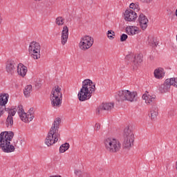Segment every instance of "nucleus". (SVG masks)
Masks as SVG:
<instances>
[{"label":"nucleus","instance_id":"bb28decb","mask_svg":"<svg viewBox=\"0 0 177 177\" xmlns=\"http://www.w3.org/2000/svg\"><path fill=\"white\" fill-rule=\"evenodd\" d=\"M130 9L135 12H139L140 10V6H139V3H131L129 6Z\"/></svg>","mask_w":177,"mask_h":177},{"label":"nucleus","instance_id":"dca6fc26","mask_svg":"<svg viewBox=\"0 0 177 177\" xmlns=\"http://www.w3.org/2000/svg\"><path fill=\"white\" fill-rule=\"evenodd\" d=\"M138 19V14L135 11L128 9L124 12V20L126 21H135Z\"/></svg>","mask_w":177,"mask_h":177},{"label":"nucleus","instance_id":"c85d7f7f","mask_svg":"<svg viewBox=\"0 0 177 177\" xmlns=\"http://www.w3.org/2000/svg\"><path fill=\"white\" fill-rule=\"evenodd\" d=\"M55 23L57 26H62L64 24V19L63 17H58L56 18Z\"/></svg>","mask_w":177,"mask_h":177},{"label":"nucleus","instance_id":"4c0bfd02","mask_svg":"<svg viewBox=\"0 0 177 177\" xmlns=\"http://www.w3.org/2000/svg\"><path fill=\"white\" fill-rule=\"evenodd\" d=\"M176 17H177V9H176Z\"/></svg>","mask_w":177,"mask_h":177},{"label":"nucleus","instance_id":"6ab92c4d","mask_svg":"<svg viewBox=\"0 0 177 177\" xmlns=\"http://www.w3.org/2000/svg\"><path fill=\"white\" fill-rule=\"evenodd\" d=\"M138 21L142 30H146L147 28V23H149L147 17L143 14H140L138 17Z\"/></svg>","mask_w":177,"mask_h":177},{"label":"nucleus","instance_id":"ddd939ff","mask_svg":"<svg viewBox=\"0 0 177 177\" xmlns=\"http://www.w3.org/2000/svg\"><path fill=\"white\" fill-rule=\"evenodd\" d=\"M143 100H145L146 104L154 106L157 104L156 103V96L153 94H150L149 92L146 91L142 95Z\"/></svg>","mask_w":177,"mask_h":177},{"label":"nucleus","instance_id":"cd10ccee","mask_svg":"<svg viewBox=\"0 0 177 177\" xmlns=\"http://www.w3.org/2000/svg\"><path fill=\"white\" fill-rule=\"evenodd\" d=\"M68 149H70V144L67 142L62 144L59 147V153H66Z\"/></svg>","mask_w":177,"mask_h":177},{"label":"nucleus","instance_id":"4468645a","mask_svg":"<svg viewBox=\"0 0 177 177\" xmlns=\"http://www.w3.org/2000/svg\"><path fill=\"white\" fill-rule=\"evenodd\" d=\"M16 68H17V64H16V62L13 59H8L6 62V71L8 74H15V71H16Z\"/></svg>","mask_w":177,"mask_h":177},{"label":"nucleus","instance_id":"393cba45","mask_svg":"<svg viewBox=\"0 0 177 177\" xmlns=\"http://www.w3.org/2000/svg\"><path fill=\"white\" fill-rule=\"evenodd\" d=\"M148 42L151 46H157L158 45V41H157V38L154 37L153 35L148 37Z\"/></svg>","mask_w":177,"mask_h":177},{"label":"nucleus","instance_id":"39448f33","mask_svg":"<svg viewBox=\"0 0 177 177\" xmlns=\"http://www.w3.org/2000/svg\"><path fill=\"white\" fill-rule=\"evenodd\" d=\"M118 102H133L138 101V93L129 90H122L118 92L116 97Z\"/></svg>","mask_w":177,"mask_h":177},{"label":"nucleus","instance_id":"c9c22d12","mask_svg":"<svg viewBox=\"0 0 177 177\" xmlns=\"http://www.w3.org/2000/svg\"><path fill=\"white\" fill-rule=\"evenodd\" d=\"M79 177H91L89 174H83L82 176H80Z\"/></svg>","mask_w":177,"mask_h":177},{"label":"nucleus","instance_id":"f3484780","mask_svg":"<svg viewBox=\"0 0 177 177\" xmlns=\"http://www.w3.org/2000/svg\"><path fill=\"white\" fill-rule=\"evenodd\" d=\"M8 113V115L6 121V125L8 128H10L13 125V117L16 115V108L9 109Z\"/></svg>","mask_w":177,"mask_h":177},{"label":"nucleus","instance_id":"7c9ffc66","mask_svg":"<svg viewBox=\"0 0 177 177\" xmlns=\"http://www.w3.org/2000/svg\"><path fill=\"white\" fill-rule=\"evenodd\" d=\"M10 109L9 108H6L5 106L0 105V117H2V115H3V113H5V111H8Z\"/></svg>","mask_w":177,"mask_h":177},{"label":"nucleus","instance_id":"9b49d317","mask_svg":"<svg viewBox=\"0 0 177 177\" xmlns=\"http://www.w3.org/2000/svg\"><path fill=\"white\" fill-rule=\"evenodd\" d=\"M126 60H128V62H132V66L133 70L142 63V57L140 55H135L134 54H129L126 56L125 57Z\"/></svg>","mask_w":177,"mask_h":177},{"label":"nucleus","instance_id":"473e14b6","mask_svg":"<svg viewBox=\"0 0 177 177\" xmlns=\"http://www.w3.org/2000/svg\"><path fill=\"white\" fill-rule=\"evenodd\" d=\"M171 80H174V82H173L172 86H174L175 88H177V78L172 77Z\"/></svg>","mask_w":177,"mask_h":177},{"label":"nucleus","instance_id":"7ed1b4c3","mask_svg":"<svg viewBox=\"0 0 177 177\" xmlns=\"http://www.w3.org/2000/svg\"><path fill=\"white\" fill-rule=\"evenodd\" d=\"M96 86L93 84V82L89 79H86L82 82V87L80 89V92L78 93L77 96L80 102H85V100H89L92 97V93L95 92Z\"/></svg>","mask_w":177,"mask_h":177},{"label":"nucleus","instance_id":"aec40b11","mask_svg":"<svg viewBox=\"0 0 177 177\" xmlns=\"http://www.w3.org/2000/svg\"><path fill=\"white\" fill-rule=\"evenodd\" d=\"M17 68L18 75L22 77V78H24V77H26L27 75V71H28L27 66H24L23 64H19Z\"/></svg>","mask_w":177,"mask_h":177},{"label":"nucleus","instance_id":"f8f14e48","mask_svg":"<svg viewBox=\"0 0 177 177\" xmlns=\"http://www.w3.org/2000/svg\"><path fill=\"white\" fill-rule=\"evenodd\" d=\"M114 109V103H103L97 109L98 114H107Z\"/></svg>","mask_w":177,"mask_h":177},{"label":"nucleus","instance_id":"412c9836","mask_svg":"<svg viewBox=\"0 0 177 177\" xmlns=\"http://www.w3.org/2000/svg\"><path fill=\"white\" fill-rule=\"evenodd\" d=\"M153 75L156 80H162V77H165V71L162 68H158L155 69Z\"/></svg>","mask_w":177,"mask_h":177},{"label":"nucleus","instance_id":"b1692460","mask_svg":"<svg viewBox=\"0 0 177 177\" xmlns=\"http://www.w3.org/2000/svg\"><path fill=\"white\" fill-rule=\"evenodd\" d=\"M9 100V95L4 93L0 95V106H3L5 107L6 103H8V100Z\"/></svg>","mask_w":177,"mask_h":177},{"label":"nucleus","instance_id":"a211bd4d","mask_svg":"<svg viewBox=\"0 0 177 177\" xmlns=\"http://www.w3.org/2000/svg\"><path fill=\"white\" fill-rule=\"evenodd\" d=\"M68 40V27L65 26L63 27L61 35V44L62 45H66Z\"/></svg>","mask_w":177,"mask_h":177},{"label":"nucleus","instance_id":"2eb2a0df","mask_svg":"<svg viewBox=\"0 0 177 177\" xmlns=\"http://www.w3.org/2000/svg\"><path fill=\"white\" fill-rule=\"evenodd\" d=\"M174 82L175 80H174V79H167L160 87V91L161 93H165V92H168L169 89H171V86L174 85Z\"/></svg>","mask_w":177,"mask_h":177},{"label":"nucleus","instance_id":"0eeeda50","mask_svg":"<svg viewBox=\"0 0 177 177\" xmlns=\"http://www.w3.org/2000/svg\"><path fill=\"white\" fill-rule=\"evenodd\" d=\"M15 111H17L21 121L24 122H30L34 120V108H30L28 113L24 112V109L23 108V105H19Z\"/></svg>","mask_w":177,"mask_h":177},{"label":"nucleus","instance_id":"a878e982","mask_svg":"<svg viewBox=\"0 0 177 177\" xmlns=\"http://www.w3.org/2000/svg\"><path fill=\"white\" fill-rule=\"evenodd\" d=\"M31 92H32V86L31 85L26 86L24 89V95L26 97H30Z\"/></svg>","mask_w":177,"mask_h":177},{"label":"nucleus","instance_id":"f03ea898","mask_svg":"<svg viewBox=\"0 0 177 177\" xmlns=\"http://www.w3.org/2000/svg\"><path fill=\"white\" fill-rule=\"evenodd\" d=\"M15 136L12 131H3L0 133V149L3 153H13L17 145L10 144Z\"/></svg>","mask_w":177,"mask_h":177},{"label":"nucleus","instance_id":"f704fd0d","mask_svg":"<svg viewBox=\"0 0 177 177\" xmlns=\"http://www.w3.org/2000/svg\"><path fill=\"white\" fill-rule=\"evenodd\" d=\"M2 21H3V17H2V14L0 13V26L2 24Z\"/></svg>","mask_w":177,"mask_h":177},{"label":"nucleus","instance_id":"2f4dec72","mask_svg":"<svg viewBox=\"0 0 177 177\" xmlns=\"http://www.w3.org/2000/svg\"><path fill=\"white\" fill-rule=\"evenodd\" d=\"M127 39H128V35L127 34H122L120 36L121 42H124V41H127Z\"/></svg>","mask_w":177,"mask_h":177},{"label":"nucleus","instance_id":"1a4fd4ad","mask_svg":"<svg viewBox=\"0 0 177 177\" xmlns=\"http://www.w3.org/2000/svg\"><path fill=\"white\" fill-rule=\"evenodd\" d=\"M135 140V136L133 132L129 128L124 129V142L123 147L124 149H129L133 145V141Z\"/></svg>","mask_w":177,"mask_h":177},{"label":"nucleus","instance_id":"f257e3e1","mask_svg":"<svg viewBox=\"0 0 177 177\" xmlns=\"http://www.w3.org/2000/svg\"><path fill=\"white\" fill-rule=\"evenodd\" d=\"M60 122H62V120L59 118H57L54 120L45 140V145H46L48 147L53 146V145H55V143L60 140V133H59Z\"/></svg>","mask_w":177,"mask_h":177},{"label":"nucleus","instance_id":"c756f323","mask_svg":"<svg viewBox=\"0 0 177 177\" xmlns=\"http://www.w3.org/2000/svg\"><path fill=\"white\" fill-rule=\"evenodd\" d=\"M115 35V32L114 31L109 30L107 32V37L109 39H114V36Z\"/></svg>","mask_w":177,"mask_h":177},{"label":"nucleus","instance_id":"6e6552de","mask_svg":"<svg viewBox=\"0 0 177 177\" xmlns=\"http://www.w3.org/2000/svg\"><path fill=\"white\" fill-rule=\"evenodd\" d=\"M28 52L30 57L34 60L41 59V44L37 41H32L28 46Z\"/></svg>","mask_w":177,"mask_h":177},{"label":"nucleus","instance_id":"20e7f679","mask_svg":"<svg viewBox=\"0 0 177 177\" xmlns=\"http://www.w3.org/2000/svg\"><path fill=\"white\" fill-rule=\"evenodd\" d=\"M104 146L108 153H118L121 150V142L113 137H108L104 140Z\"/></svg>","mask_w":177,"mask_h":177},{"label":"nucleus","instance_id":"423d86ee","mask_svg":"<svg viewBox=\"0 0 177 177\" xmlns=\"http://www.w3.org/2000/svg\"><path fill=\"white\" fill-rule=\"evenodd\" d=\"M62 100H63V95L62 94V88L59 86H55L50 95V101L53 107L57 109L62 106Z\"/></svg>","mask_w":177,"mask_h":177},{"label":"nucleus","instance_id":"4be33fe9","mask_svg":"<svg viewBox=\"0 0 177 177\" xmlns=\"http://www.w3.org/2000/svg\"><path fill=\"white\" fill-rule=\"evenodd\" d=\"M126 32L128 35H136V34H139V28L133 26H129L126 28Z\"/></svg>","mask_w":177,"mask_h":177},{"label":"nucleus","instance_id":"72a5a7b5","mask_svg":"<svg viewBox=\"0 0 177 177\" xmlns=\"http://www.w3.org/2000/svg\"><path fill=\"white\" fill-rule=\"evenodd\" d=\"M95 131H99L100 129V124L96 123L95 125Z\"/></svg>","mask_w":177,"mask_h":177},{"label":"nucleus","instance_id":"e433bc0d","mask_svg":"<svg viewBox=\"0 0 177 177\" xmlns=\"http://www.w3.org/2000/svg\"><path fill=\"white\" fill-rule=\"evenodd\" d=\"M35 1V2H41V1H42V0H34Z\"/></svg>","mask_w":177,"mask_h":177},{"label":"nucleus","instance_id":"5701e85b","mask_svg":"<svg viewBox=\"0 0 177 177\" xmlns=\"http://www.w3.org/2000/svg\"><path fill=\"white\" fill-rule=\"evenodd\" d=\"M157 115H158V107L157 106V104H153L150 109L149 117L151 120H156Z\"/></svg>","mask_w":177,"mask_h":177},{"label":"nucleus","instance_id":"9d476101","mask_svg":"<svg viewBox=\"0 0 177 177\" xmlns=\"http://www.w3.org/2000/svg\"><path fill=\"white\" fill-rule=\"evenodd\" d=\"M93 37L86 35L81 38L79 46L82 50H88L93 45Z\"/></svg>","mask_w":177,"mask_h":177}]
</instances>
